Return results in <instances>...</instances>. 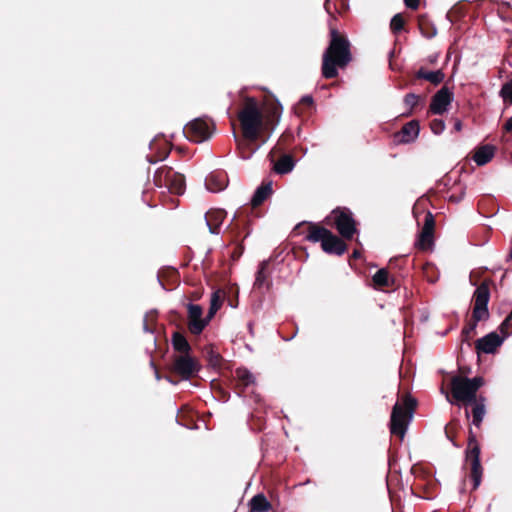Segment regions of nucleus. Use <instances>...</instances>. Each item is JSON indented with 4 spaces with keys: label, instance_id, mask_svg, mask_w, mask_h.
<instances>
[{
    "label": "nucleus",
    "instance_id": "48",
    "mask_svg": "<svg viewBox=\"0 0 512 512\" xmlns=\"http://www.w3.org/2000/svg\"><path fill=\"white\" fill-rule=\"evenodd\" d=\"M508 8H509V4H508L507 6H503V7H500V8L498 9V14H499V16H500L503 20H506V19L508 18V17H507V15H506V12H507Z\"/></svg>",
    "mask_w": 512,
    "mask_h": 512
},
{
    "label": "nucleus",
    "instance_id": "26",
    "mask_svg": "<svg viewBox=\"0 0 512 512\" xmlns=\"http://www.w3.org/2000/svg\"><path fill=\"white\" fill-rule=\"evenodd\" d=\"M174 175V170L166 165L161 166L158 168L154 174L153 182L155 186L157 187H167V185L170 183L171 177Z\"/></svg>",
    "mask_w": 512,
    "mask_h": 512
},
{
    "label": "nucleus",
    "instance_id": "16",
    "mask_svg": "<svg viewBox=\"0 0 512 512\" xmlns=\"http://www.w3.org/2000/svg\"><path fill=\"white\" fill-rule=\"evenodd\" d=\"M420 125L418 120H411L393 134V141L397 145L413 143L419 135Z\"/></svg>",
    "mask_w": 512,
    "mask_h": 512
},
{
    "label": "nucleus",
    "instance_id": "33",
    "mask_svg": "<svg viewBox=\"0 0 512 512\" xmlns=\"http://www.w3.org/2000/svg\"><path fill=\"white\" fill-rule=\"evenodd\" d=\"M223 297L224 293L220 289L212 293L210 307L207 314L208 320H211L216 314V312L221 308L223 303Z\"/></svg>",
    "mask_w": 512,
    "mask_h": 512
},
{
    "label": "nucleus",
    "instance_id": "36",
    "mask_svg": "<svg viewBox=\"0 0 512 512\" xmlns=\"http://www.w3.org/2000/svg\"><path fill=\"white\" fill-rule=\"evenodd\" d=\"M459 428V421L458 420H451L448 424H446L445 428H444V431H445V435L446 437L454 444L456 445L455 443V437H456V433H457V430Z\"/></svg>",
    "mask_w": 512,
    "mask_h": 512
},
{
    "label": "nucleus",
    "instance_id": "52",
    "mask_svg": "<svg viewBox=\"0 0 512 512\" xmlns=\"http://www.w3.org/2000/svg\"><path fill=\"white\" fill-rule=\"evenodd\" d=\"M360 252L358 250H354V252L352 253V257L353 258H359L360 257Z\"/></svg>",
    "mask_w": 512,
    "mask_h": 512
},
{
    "label": "nucleus",
    "instance_id": "5",
    "mask_svg": "<svg viewBox=\"0 0 512 512\" xmlns=\"http://www.w3.org/2000/svg\"><path fill=\"white\" fill-rule=\"evenodd\" d=\"M325 224L337 230L345 240H351L357 232L356 221L350 209L337 207L324 220Z\"/></svg>",
    "mask_w": 512,
    "mask_h": 512
},
{
    "label": "nucleus",
    "instance_id": "30",
    "mask_svg": "<svg viewBox=\"0 0 512 512\" xmlns=\"http://www.w3.org/2000/svg\"><path fill=\"white\" fill-rule=\"evenodd\" d=\"M418 27L421 34L428 39L433 38L437 33L435 25L430 21L427 15H419Z\"/></svg>",
    "mask_w": 512,
    "mask_h": 512
},
{
    "label": "nucleus",
    "instance_id": "24",
    "mask_svg": "<svg viewBox=\"0 0 512 512\" xmlns=\"http://www.w3.org/2000/svg\"><path fill=\"white\" fill-rule=\"evenodd\" d=\"M329 232L330 230L319 224L307 223L306 240L314 243L321 242L322 244Z\"/></svg>",
    "mask_w": 512,
    "mask_h": 512
},
{
    "label": "nucleus",
    "instance_id": "21",
    "mask_svg": "<svg viewBox=\"0 0 512 512\" xmlns=\"http://www.w3.org/2000/svg\"><path fill=\"white\" fill-rule=\"evenodd\" d=\"M226 211L220 208H213L206 212L205 220L212 234H219L220 227L226 218Z\"/></svg>",
    "mask_w": 512,
    "mask_h": 512
},
{
    "label": "nucleus",
    "instance_id": "46",
    "mask_svg": "<svg viewBox=\"0 0 512 512\" xmlns=\"http://www.w3.org/2000/svg\"><path fill=\"white\" fill-rule=\"evenodd\" d=\"M300 104L304 105L307 108H311L313 106V98L311 96H304L300 100Z\"/></svg>",
    "mask_w": 512,
    "mask_h": 512
},
{
    "label": "nucleus",
    "instance_id": "42",
    "mask_svg": "<svg viewBox=\"0 0 512 512\" xmlns=\"http://www.w3.org/2000/svg\"><path fill=\"white\" fill-rule=\"evenodd\" d=\"M470 383L477 393L478 390L484 385V379L481 376H476L474 378H470Z\"/></svg>",
    "mask_w": 512,
    "mask_h": 512
},
{
    "label": "nucleus",
    "instance_id": "3",
    "mask_svg": "<svg viewBox=\"0 0 512 512\" xmlns=\"http://www.w3.org/2000/svg\"><path fill=\"white\" fill-rule=\"evenodd\" d=\"M491 284L492 280L485 278L473 293L472 315L462 330L463 341H468L474 336L478 322L485 321L489 318L488 303L490 300Z\"/></svg>",
    "mask_w": 512,
    "mask_h": 512
},
{
    "label": "nucleus",
    "instance_id": "32",
    "mask_svg": "<svg viewBox=\"0 0 512 512\" xmlns=\"http://www.w3.org/2000/svg\"><path fill=\"white\" fill-rule=\"evenodd\" d=\"M251 512H267L271 509V504L263 494L255 495L251 501Z\"/></svg>",
    "mask_w": 512,
    "mask_h": 512
},
{
    "label": "nucleus",
    "instance_id": "38",
    "mask_svg": "<svg viewBox=\"0 0 512 512\" xmlns=\"http://www.w3.org/2000/svg\"><path fill=\"white\" fill-rule=\"evenodd\" d=\"M404 25H405V19L402 16V14L398 13V14L394 15L393 18L391 19L390 29H391L392 33L398 34L403 30Z\"/></svg>",
    "mask_w": 512,
    "mask_h": 512
},
{
    "label": "nucleus",
    "instance_id": "7",
    "mask_svg": "<svg viewBox=\"0 0 512 512\" xmlns=\"http://www.w3.org/2000/svg\"><path fill=\"white\" fill-rule=\"evenodd\" d=\"M512 325V311L507 314L505 320L499 326L502 336L496 332H491L475 342V350L478 355L481 353L493 354L501 346L504 339L509 336V328Z\"/></svg>",
    "mask_w": 512,
    "mask_h": 512
},
{
    "label": "nucleus",
    "instance_id": "39",
    "mask_svg": "<svg viewBox=\"0 0 512 512\" xmlns=\"http://www.w3.org/2000/svg\"><path fill=\"white\" fill-rule=\"evenodd\" d=\"M501 96L507 105L512 104V79L508 80L501 89Z\"/></svg>",
    "mask_w": 512,
    "mask_h": 512
},
{
    "label": "nucleus",
    "instance_id": "56",
    "mask_svg": "<svg viewBox=\"0 0 512 512\" xmlns=\"http://www.w3.org/2000/svg\"><path fill=\"white\" fill-rule=\"evenodd\" d=\"M505 62H507L509 65H511L510 60H508L507 58L505 59Z\"/></svg>",
    "mask_w": 512,
    "mask_h": 512
},
{
    "label": "nucleus",
    "instance_id": "55",
    "mask_svg": "<svg viewBox=\"0 0 512 512\" xmlns=\"http://www.w3.org/2000/svg\"><path fill=\"white\" fill-rule=\"evenodd\" d=\"M428 276H429L430 278H436V279L438 278L437 276H433V275H432V273H430V272L428 273Z\"/></svg>",
    "mask_w": 512,
    "mask_h": 512
},
{
    "label": "nucleus",
    "instance_id": "54",
    "mask_svg": "<svg viewBox=\"0 0 512 512\" xmlns=\"http://www.w3.org/2000/svg\"><path fill=\"white\" fill-rule=\"evenodd\" d=\"M507 258H512V248L509 249Z\"/></svg>",
    "mask_w": 512,
    "mask_h": 512
},
{
    "label": "nucleus",
    "instance_id": "10",
    "mask_svg": "<svg viewBox=\"0 0 512 512\" xmlns=\"http://www.w3.org/2000/svg\"><path fill=\"white\" fill-rule=\"evenodd\" d=\"M450 389L452 397L463 405L479 398V394L473 389L468 377H452Z\"/></svg>",
    "mask_w": 512,
    "mask_h": 512
},
{
    "label": "nucleus",
    "instance_id": "44",
    "mask_svg": "<svg viewBox=\"0 0 512 512\" xmlns=\"http://www.w3.org/2000/svg\"><path fill=\"white\" fill-rule=\"evenodd\" d=\"M423 271H424V274L426 275V277H427V279H428V281H429V282H431V283L436 282V278H430V277L428 276V273H429V272H433V273L435 272V267H434V265H433V264H431V263H426V264L423 266Z\"/></svg>",
    "mask_w": 512,
    "mask_h": 512
},
{
    "label": "nucleus",
    "instance_id": "49",
    "mask_svg": "<svg viewBox=\"0 0 512 512\" xmlns=\"http://www.w3.org/2000/svg\"><path fill=\"white\" fill-rule=\"evenodd\" d=\"M463 195H464V192H463V191H461L460 195L452 194V195H450L449 200H450L451 202L458 203V202H460V201H461V199L463 198Z\"/></svg>",
    "mask_w": 512,
    "mask_h": 512
},
{
    "label": "nucleus",
    "instance_id": "4",
    "mask_svg": "<svg viewBox=\"0 0 512 512\" xmlns=\"http://www.w3.org/2000/svg\"><path fill=\"white\" fill-rule=\"evenodd\" d=\"M416 407V399L407 394L402 398V402H396L392 408L389 424L390 433L398 437L400 441H403L405 437Z\"/></svg>",
    "mask_w": 512,
    "mask_h": 512
},
{
    "label": "nucleus",
    "instance_id": "34",
    "mask_svg": "<svg viewBox=\"0 0 512 512\" xmlns=\"http://www.w3.org/2000/svg\"><path fill=\"white\" fill-rule=\"evenodd\" d=\"M412 493L418 497L424 499H432L434 497L433 492L431 491V486L429 484H414L412 487Z\"/></svg>",
    "mask_w": 512,
    "mask_h": 512
},
{
    "label": "nucleus",
    "instance_id": "47",
    "mask_svg": "<svg viewBox=\"0 0 512 512\" xmlns=\"http://www.w3.org/2000/svg\"><path fill=\"white\" fill-rule=\"evenodd\" d=\"M280 110H281V106L280 104L276 101L272 107H271V117H279L280 115Z\"/></svg>",
    "mask_w": 512,
    "mask_h": 512
},
{
    "label": "nucleus",
    "instance_id": "17",
    "mask_svg": "<svg viewBox=\"0 0 512 512\" xmlns=\"http://www.w3.org/2000/svg\"><path fill=\"white\" fill-rule=\"evenodd\" d=\"M452 100L453 93L446 86H443L432 97L429 111L432 114H442L447 110V106L452 102Z\"/></svg>",
    "mask_w": 512,
    "mask_h": 512
},
{
    "label": "nucleus",
    "instance_id": "35",
    "mask_svg": "<svg viewBox=\"0 0 512 512\" xmlns=\"http://www.w3.org/2000/svg\"><path fill=\"white\" fill-rule=\"evenodd\" d=\"M255 141H248L246 139L238 141V149L240 156L243 159H248L254 153L255 149L251 147V144Z\"/></svg>",
    "mask_w": 512,
    "mask_h": 512
},
{
    "label": "nucleus",
    "instance_id": "8",
    "mask_svg": "<svg viewBox=\"0 0 512 512\" xmlns=\"http://www.w3.org/2000/svg\"><path fill=\"white\" fill-rule=\"evenodd\" d=\"M215 131V124L207 118H196L183 128L185 137L195 143L209 140Z\"/></svg>",
    "mask_w": 512,
    "mask_h": 512
},
{
    "label": "nucleus",
    "instance_id": "1",
    "mask_svg": "<svg viewBox=\"0 0 512 512\" xmlns=\"http://www.w3.org/2000/svg\"><path fill=\"white\" fill-rule=\"evenodd\" d=\"M351 44L337 29L330 30V41L322 55L321 73L326 79L338 77V69H345L352 61Z\"/></svg>",
    "mask_w": 512,
    "mask_h": 512
},
{
    "label": "nucleus",
    "instance_id": "45",
    "mask_svg": "<svg viewBox=\"0 0 512 512\" xmlns=\"http://www.w3.org/2000/svg\"><path fill=\"white\" fill-rule=\"evenodd\" d=\"M407 8L417 10L419 7L420 0H404Z\"/></svg>",
    "mask_w": 512,
    "mask_h": 512
},
{
    "label": "nucleus",
    "instance_id": "13",
    "mask_svg": "<svg viewBox=\"0 0 512 512\" xmlns=\"http://www.w3.org/2000/svg\"><path fill=\"white\" fill-rule=\"evenodd\" d=\"M486 401L487 398L484 395L479 394L478 399L464 404L465 416L467 419H470L471 417V424L476 428H480L486 415Z\"/></svg>",
    "mask_w": 512,
    "mask_h": 512
},
{
    "label": "nucleus",
    "instance_id": "6",
    "mask_svg": "<svg viewBox=\"0 0 512 512\" xmlns=\"http://www.w3.org/2000/svg\"><path fill=\"white\" fill-rule=\"evenodd\" d=\"M466 463L470 469L468 477L473 483L472 490H476L482 481L483 468L480 463V445L472 428L469 429Z\"/></svg>",
    "mask_w": 512,
    "mask_h": 512
},
{
    "label": "nucleus",
    "instance_id": "22",
    "mask_svg": "<svg viewBox=\"0 0 512 512\" xmlns=\"http://www.w3.org/2000/svg\"><path fill=\"white\" fill-rule=\"evenodd\" d=\"M496 148L491 144H482L477 146L472 152V159L478 166H484L489 163L494 155Z\"/></svg>",
    "mask_w": 512,
    "mask_h": 512
},
{
    "label": "nucleus",
    "instance_id": "2",
    "mask_svg": "<svg viewBox=\"0 0 512 512\" xmlns=\"http://www.w3.org/2000/svg\"><path fill=\"white\" fill-rule=\"evenodd\" d=\"M243 139L257 141L266 128L263 111L258 100L254 97H245L243 105L237 114Z\"/></svg>",
    "mask_w": 512,
    "mask_h": 512
},
{
    "label": "nucleus",
    "instance_id": "28",
    "mask_svg": "<svg viewBox=\"0 0 512 512\" xmlns=\"http://www.w3.org/2000/svg\"><path fill=\"white\" fill-rule=\"evenodd\" d=\"M272 194V183H263L259 186L252 199H251V208H256L260 206L270 195Z\"/></svg>",
    "mask_w": 512,
    "mask_h": 512
},
{
    "label": "nucleus",
    "instance_id": "25",
    "mask_svg": "<svg viewBox=\"0 0 512 512\" xmlns=\"http://www.w3.org/2000/svg\"><path fill=\"white\" fill-rule=\"evenodd\" d=\"M171 344L173 349L180 355L190 354L192 347L186 337L179 331H175L171 335Z\"/></svg>",
    "mask_w": 512,
    "mask_h": 512
},
{
    "label": "nucleus",
    "instance_id": "12",
    "mask_svg": "<svg viewBox=\"0 0 512 512\" xmlns=\"http://www.w3.org/2000/svg\"><path fill=\"white\" fill-rule=\"evenodd\" d=\"M199 369L200 366L198 361L190 354L174 357L172 371L180 375L185 380L192 378Z\"/></svg>",
    "mask_w": 512,
    "mask_h": 512
},
{
    "label": "nucleus",
    "instance_id": "29",
    "mask_svg": "<svg viewBox=\"0 0 512 512\" xmlns=\"http://www.w3.org/2000/svg\"><path fill=\"white\" fill-rule=\"evenodd\" d=\"M295 166V161L293 157L289 154L282 155L273 166V170L277 174H287L293 170Z\"/></svg>",
    "mask_w": 512,
    "mask_h": 512
},
{
    "label": "nucleus",
    "instance_id": "50",
    "mask_svg": "<svg viewBox=\"0 0 512 512\" xmlns=\"http://www.w3.org/2000/svg\"><path fill=\"white\" fill-rule=\"evenodd\" d=\"M454 130L457 132L462 130V122L459 119H456L454 122Z\"/></svg>",
    "mask_w": 512,
    "mask_h": 512
},
{
    "label": "nucleus",
    "instance_id": "41",
    "mask_svg": "<svg viewBox=\"0 0 512 512\" xmlns=\"http://www.w3.org/2000/svg\"><path fill=\"white\" fill-rule=\"evenodd\" d=\"M431 131L439 135L445 130V122L442 119L435 118L430 122Z\"/></svg>",
    "mask_w": 512,
    "mask_h": 512
},
{
    "label": "nucleus",
    "instance_id": "27",
    "mask_svg": "<svg viewBox=\"0 0 512 512\" xmlns=\"http://www.w3.org/2000/svg\"><path fill=\"white\" fill-rule=\"evenodd\" d=\"M416 79H424L437 86L443 82L445 78V74L442 70L437 71H428L425 68L421 67L415 74Z\"/></svg>",
    "mask_w": 512,
    "mask_h": 512
},
{
    "label": "nucleus",
    "instance_id": "51",
    "mask_svg": "<svg viewBox=\"0 0 512 512\" xmlns=\"http://www.w3.org/2000/svg\"><path fill=\"white\" fill-rule=\"evenodd\" d=\"M459 370H460V373H461V374H464V375H465V374H469V373H470V368H469V367H466V366H462V367H460V368H459Z\"/></svg>",
    "mask_w": 512,
    "mask_h": 512
},
{
    "label": "nucleus",
    "instance_id": "40",
    "mask_svg": "<svg viewBox=\"0 0 512 512\" xmlns=\"http://www.w3.org/2000/svg\"><path fill=\"white\" fill-rule=\"evenodd\" d=\"M419 96L414 93H408L404 97V103L410 107V111L406 114V116L411 115L412 109L418 104Z\"/></svg>",
    "mask_w": 512,
    "mask_h": 512
},
{
    "label": "nucleus",
    "instance_id": "53",
    "mask_svg": "<svg viewBox=\"0 0 512 512\" xmlns=\"http://www.w3.org/2000/svg\"><path fill=\"white\" fill-rule=\"evenodd\" d=\"M291 138H292V135H282L281 141L290 140Z\"/></svg>",
    "mask_w": 512,
    "mask_h": 512
},
{
    "label": "nucleus",
    "instance_id": "18",
    "mask_svg": "<svg viewBox=\"0 0 512 512\" xmlns=\"http://www.w3.org/2000/svg\"><path fill=\"white\" fill-rule=\"evenodd\" d=\"M270 260H264L259 264L255 275L254 289L261 293L269 291L272 285L271 271L269 269Z\"/></svg>",
    "mask_w": 512,
    "mask_h": 512
},
{
    "label": "nucleus",
    "instance_id": "43",
    "mask_svg": "<svg viewBox=\"0 0 512 512\" xmlns=\"http://www.w3.org/2000/svg\"><path fill=\"white\" fill-rule=\"evenodd\" d=\"M503 128H504V136L503 137L506 138V140L508 141L510 134H512V117L506 119Z\"/></svg>",
    "mask_w": 512,
    "mask_h": 512
},
{
    "label": "nucleus",
    "instance_id": "9",
    "mask_svg": "<svg viewBox=\"0 0 512 512\" xmlns=\"http://www.w3.org/2000/svg\"><path fill=\"white\" fill-rule=\"evenodd\" d=\"M406 261L405 257L391 259L388 268L379 269L372 277L373 287L376 290L384 291L387 288H393L399 286V281L396 275L391 274L389 269L395 270L396 268L401 269L402 263Z\"/></svg>",
    "mask_w": 512,
    "mask_h": 512
},
{
    "label": "nucleus",
    "instance_id": "15",
    "mask_svg": "<svg viewBox=\"0 0 512 512\" xmlns=\"http://www.w3.org/2000/svg\"><path fill=\"white\" fill-rule=\"evenodd\" d=\"M435 220L433 215L428 212L425 215L424 225L415 243V246L422 251L429 250L434 243Z\"/></svg>",
    "mask_w": 512,
    "mask_h": 512
},
{
    "label": "nucleus",
    "instance_id": "23",
    "mask_svg": "<svg viewBox=\"0 0 512 512\" xmlns=\"http://www.w3.org/2000/svg\"><path fill=\"white\" fill-rule=\"evenodd\" d=\"M206 188L211 192H220L227 186V178L223 172L211 173L205 181Z\"/></svg>",
    "mask_w": 512,
    "mask_h": 512
},
{
    "label": "nucleus",
    "instance_id": "11",
    "mask_svg": "<svg viewBox=\"0 0 512 512\" xmlns=\"http://www.w3.org/2000/svg\"><path fill=\"white\" fill-rule=\"evenodd\" d=\"M247 228L245 220H241L240 216H235L232 223L228 227V233L230 235V244L233 245L231 252V258L233 261H237L244 252V246L242 241L249 235L247 230L243 236L242 232Z\"/></svg>",
    "mask_w": 512,
    "mask_h": 512
},
{
    "label": "nucleus",
    "instance_id": "14",
    "mask_svg": "<svg viewBox=\"0 0 512 512\" xmlns=\"http://www.w3.org/2000/svg\"><path fill=\"white\" fill-rule=\"evenodd\" d=\"M188 310V330L193 335H200L210 320L208 317L202 318L203 309L198 304L189 303Z\"/></svg>",
    "mask_w": 512,
    "mask_h": 512
},
{
    "label": "nucleus",
    "instance_id": "31",
    "mask_svg": "<svg viewBox=\"0 0 512 512\" xmlns=\"http://www.w3.org/2000/svg\"><path fill=\"white\" fill-rule=\"evenodd\" d=\"M185 177L183 174L175 172L173 177L170 179V183L167 185V189L174 194L182 195L185 191Z\"/></svg>",
    "mask_w": 512,
    "mask_h": 512
},
{
    "label": "nucleus",
    "instance_id": "20",
    "mask_svg": "<svg viewBox=\"0 0 512 512\" xmlns=\"http://www.w3.org/2000/svg\"><path fill=\"white\" fill-rule=\"evenodd\" d=\"M255 384L254 375L246 368H237L234 377V390L242 395L245 389Z\"/></svg>",
    "mask_w": 512,
    "mask_h": 512
},
{
    "label": "nucleus",
    "instance_id": "19",
    "mask_svg": "<svg viewBox=\"0 0 512 512\" xmlns=\"http://www.w3.org/2000/svg\"><path fill=\"white\" fill-rule=\"evenodd\" d=\"M345 239L340 238L333 234L331 231L327 235L326 239L322 243V249L328 254L343 255L347 251V244Z\"/></svg>",
    "mask_w": 512,
    "mask_h": 512
},
{
    "label": "nucleus",
    "instance_id": "37",
    "mask_svg": "<svg viewBox=\"0 0 512 512\" xmlns=\"http://www.w3.org/2000/svg\"><path fill=\"white\" fill-rule=\"evenodd\" d=\"M205 351L209 365L215 368L220 367L222 362L221 355L214 351L212 347H206Z\"/></svg>",
    "mask_w": 512,
    "mask_h": 512
}]
</instances>
